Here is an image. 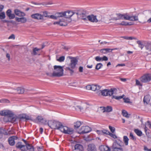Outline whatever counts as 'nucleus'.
Here are the masks:
<instances>
[{
	"mask_svg": "<svg viewBox=\"0 0 151 151\" xmlns=\"http://www.w3.org/2000/svg\"><path fill=\"white\" fill-rule=\"evenodd\" d=\"M48 124L51 129L59 130L63 133L66 134V127L63 126L60 122L57 121L50 120L48 122Z\"/></svg>",
	"mask_w": 151,
	"mask_h": 151,
	"instance_id": "obj_1",
	"label": "nucleus"
},
{
	"mask_svg": "<svg viewBox=\"0 0 151 151\" xmlns=\"http://www.w3.org/2000/svg\"><path fill=\"white\" fill-rule=\"evenodd\" d=\"M0 115L2 116H8L9 117L10 122L12 123L15 122L17 118L16 116H14V113L11 111L8 110L0 111Z\"/></svg>",
	"mask_w": 151,
	"mask_h": 151,
	"instance_id": "obj_2",
	"label": "nucleus"
},
{
	"mask_svg": "<svg viewBox=\"0 0 151 151\" xmlns=\"http://www.w3.org/2000/svg\"><path fill=\"white\" fill-rule=\"evenodd\" d=\"M67 58L71 59V62L69 65L71 69L70 68H68L67 67V69L69 71L70 75H72L74 73V71L73 69L75 67L76 65L77 64L78 60L76 58L72 57L70 56L67 57Z\"/></svg>",
	"mask_w": 151,
	"mask_h": 151,
	"instance_id": "obj_3",
	"label": "nucleus"
},
{
	"mask_svg": "<svg viewBox=\"0 0 151 151\" xmlns=\"http://www.w3.org/2000/svg\"><path fill=\"white\" fill-rule=\"evenodd\" d=\"M54 70L57 72H53L52 74L53 77H60L62 76L63 74V67L60 65H55L54 66Z\"/></svg>",
	"mask_w": 151,
	"mask_h": 151,
	"instance_id": "obj_4",
	"label": "nucleus"
},
{
	"mask_svg": "<svg viewBox=\"0 0 151 151\" xmlns=\"http://www.w3.org/2000/svg\"><path fill=\"white\" fill-rule=\"evenodd\" d=\"M116 89L114 88H111L110 89H104L103 90H100L102 95L105 96H111L114 92H116Z\"/></svg>",
	"mask_w": 151,
	"mask_h": 151,
	"instance_id": "obj_5",
	"label": "nucleus"
},
{
	"mask_svg": "<svg viewBox=\"0 0 151 151\" xmlns=\"http://www.w3.org/2000/svg\"><path fill=\"white\" fill-rule=\"evenodd\" d=\"M91 130V128L88 126H82L79 129L78 133L80 134H84L88 133Z\"/></svg>",
	"mask_w": 151,
	"mask_h": 151,
	"instance_id": "obj_6",
	"label": "nucleus"
},
{
	"mask_svg": "<svg viewBox=\"0 0 151 151\" xmlns=\"http://www.w3.org/2000/svg\"><path fill=\"white\" fill-rule=\"evenodd\" d=\"M141 82L146 83L151 80V74H147L142 76L140 78Z\"/></svg>",
	"mask_w": 151,
	"mask_h": 151,
	"instance_id": "obj_7",
	"label": "nucleus"
},
{
	"mask_svg": "<svg viewBox=\"0 0 151 151\" xmlns=\"http://www.w3.org/2000/svg\"><path fill=\"white\" fill-rule=\"evenodd\" d=\"M75 14L73 11L67 10V22H70L72 21L71 17Z\"/></svg>",
	"mask_w": 151,
	"mask_h": 151,
	"instance_id": "obj_8",
	"label": "nucleus"
},
{
	"mask_svg": "<svg viewBox=\"0 0 151 151\" xmlns=\"http://www.w3.org/2000/svg\"><path fill=\"white\" fill-rule=\"evenodd\" d=\"M87 151H97L95 145L93 143L89 144L87 146Z\"/></svg>",
	"mask_w": 151,
	"mask_h": 151,
	"instance_id": "obj_9",
	"label": "nucleus"
},
{
	"mask_svg": "<svg viewBox=\"0 0 151 151\" xmlns=\"http://www.w3.org/2000/svg\"><path fill=\"white\" fill-rule=\"evenodd\" d=\"M31 17L35 19L42 20L43 19V15L39 13L33 14L31 15Z\"/></svg>",
	"mask_w": 151,
	"mask_h": 151,
	"instance_id": "obj_10",
	"label": "nucleus"
},
{
	"mask_svg": "<svg viewBox=\"0 0 151 151\" xmlns=\"http://www.w3.org/2000/svg\"><path fill=\"white\" fill-rule=\"evenodd\" d=\"M15 14L19 17H24L25 16V13L18 9H15L14 10Z\"/></svg>",
	"mask_w": 151,
	"mask_h": 151,
	"instance_id": "obj_11",
	"label": "nucleus"
},
{
	"mask_svg": "<svg viewBox=\"0 0 151 151\" xmlns=\"http://www.w3.org/2000/svg\"><path fill=\"white\" fill-rule=\"evenodd\" d=\"M95 59L97 62L106 61L108 59V57L105 56H104L103 57L97 56L95 58Z\"/></svg>",
	"mask_w": 151,
	"mask_h": 151,
	"instance_id": "obj_12",
	"label": "nucleus"
},
{
	"mask_svg": "<svg viewBox=\"0 0 151 151\" xmlns=\"http://www.w3.org/2000/svg\"><path fill=\"white\" fill-rule=\"evenodd\" d=\"M18 137L16 136H12L9 138L8 142L9 144L11 146L14 145L15 143V140L17 139Z\"/></svg>",
	"mask_w": 151,
	"mask_h": 151,
	"instance_id": "obj_13",
	"label": "nucleus"
},
{
	"mask_svg": "<svg viewBox=\"0 0 151 151\" xmlns=\"http://www.w3.org/2000/svg\"><path fill=\"white\" fill-rule=\"evenodd\" d=\"M87 18L90 21L92 22H97L98 20L96 19V17L93 14H91L88 16L87 17Z\"/></svg>",
	"mask_w": 151,
	"mask_h": 151,
	"instance_id": "obj_14",
	"label": "nucleus"
},
{
	"mask_svg": "<svg viewBox=\"0 0 151 151\" xmlns=\"http://www.w3.org/2000/svg\"><path fill=\"white\" fill-rule=\"evenodd\" d=\"M83 146L80 144H76L74 146V149L73 151H83Z\"/></svg>",
	"mask_w": 151,
	"mask_h": 151,
	"instance_id": "obj_15",
	"label": "nucleus"
},
{
	"mask_svg": "<svg viewBox=\"0 0 151 151\" xmlns=\"http://www.w3.org/2000/svg\"><path fill=\"white\" fill-rule=\"evenodd\" d=\"M99 149L101 151H110V148L108 146L101 145L100 146Z\"/></svg>",
	"mask_w": 151,
	"mask_h": 151,
	"instance_id": "obj_16",
	"label": "nucleus"
},
{
	"mask_svg": "<svg viewBox=\"0 0 151 151\" xmlns=\"http://www.w3.org/2000/svg\"><path fill=\"white\" fill-rule=\"evenodd\" d=\"M15 20L17 22H21L23 23H25L27 21V19L24 17H22L21 18L16 17H15Z\"/></svg>",
	"mask_w": 151,
	"mask_h": 151,
	"instance_id": "obj_17",
	"label": "nucleus"
},
{
	"mask_svg": "<svg viewBox=\"0 0 151 151\" xmlns=\"http://www.w3.org/2000/svg\"><path fill=\"white\" fill-rule=\"evenodd\" d=\"M18 117L20 119H25V121L30 119V118L29 116L25 114H20L18 116Z\"/></svg>",
	"mask_w": 151,
	"mask_h": 151,
	"instance_id": "obj_18",
	"label": "nucleus"
},
{
	"mask_svg": "<svg viewBox=\"0 0 151 151\" xmlns=\"http://www.w3.org/2000/svg\"><path fill=\"white\" fill-rule=\"evenodd\" d=\"M101 108H103L104 111L103 112H109L111 111L112 110V108L110 106H107L106 107H101Z\"/></svg>",
	"mask_w": 151,
	"mask_h": 151,
	"instance_id": "obj_19",
	"label": "nucleus"
},
{
	"mask_svg": "<svg viewBox=\"0 0 151 151\" xmlns=\"http://www.w3.org/2000/svg\"><path fill=\"white\" fill-rule=\"evenodd\" d=\"M66 15V11L64 12H57L55 13V15L57 17V19L59 17H62Z\"/></svg>",
	"mask_w": 151,
	"mask_h": 151,
	"instance_id": "obj_20",
	"label": "nucleus"
},
{
	"mask_svg": "<svg viewBox=\"0 0 151 151\" xmlns=\"http://www.w3.org/2000/svg\"><path fill=\"white\" fill-rule=\"evenodd\" d=\"M150 99V96L148 94L147 95L145 96L144 97L143 99V101L144 103H146L147 104L149 103Z\"/></svg>",
	"mask_w": 151,
	"mask_h": 151,
	"instance_id": "obj_21",
	"label": "nucleus"
},
{
	"mask_svg": "<svg viewBox=\"0 0 151 151\" xmlns=\"http://www.w3.org/2000/svg\"><path fill=\"white\" fill-rule=\"evenodd\" d=\"M74 132L73 128L67 127V134L71 135L74 133Z\"/></svg>",
	"mask_w": 151,
	"mask_h": 151,
	"instance_id": "obj_22",
	"label": "nucleus"
},
{
	"mask_svg": "<svg viewBox=\"0 0 151 151\" xmlns=\"http://www.w3.org/2000/svg\"><path fill=\"white\" fill-rule=\"evenodd\" d=\"M110 48H104L100 50V52L103 54H106L108 53L111 52Z\"/></svg>",
	"mask_w": 151,
	"mask_h": 151,
	"instance_id": "obj_23",
	"label": "nucleus"
},
{
	"mask_svg": "<svg viewBox=\"0 0 151 151\" xmlns=\"http://www.w3.org/2000/svg\"><path fill=\"white\" fill-rule=\"evenodd\" d=\"M81 124V122L80 121H77L76 122L74 123V127L75 129H77L78 128Z\"/></svg>",
	"mask_w": 151,
	"mask_h": 151,
	"instance_id": "obj_24",
	"label": "nucleus"
},
{
	"mask_svg": "<svg viewBox=\"0 0 151 151\" xmlns=\"http://www.w3.org/2000/svg\"><path fill=\"white\" fill-rule=\"evenodd\" d=\"M138 20V19L137 16H130V19L129 20L131 21H137Z\"/></svg>",
	"mask_w": 151,
	"mask_h": 151,
	"instance_id": "obj_25",
	"label": "nucleus"
},
{
	"mask_svg": "<svg viewBox=\"0 0 151 151\" xmlns=\"http://www.w3.org/2000/svg\"><path fill=\"white\" fill-rule=\"evenodd\" d=\"M16 90L18 93H22L24 91V89L21 87H18Z\"/></svg>",
	"mask_w": 151,
	"mask_h": 151,
	"instance_id": "obj_26",
	"label": "nucleus"
},
{
	"mask_svg": "<svg viewBox=\"0 0 151 151\" xmlns=\"http://www.w3.org/2000/svg\"><path fill=\"white\" fill-rule=\"evenodd\" d=\"M116 15L118 17H119V19H125V14H121L120 13H118L116 14Z\"/></svg>",
	"mask_w": 151,
	"mask_h": 151,
	"instance_id": "obj_27",
	"label": "nucleus"
},
{
	"mask_svg": "<svg viewBox=\"0 0 151 151\" xmlns=\"http://www.w3.org/2000/svg\"><path fill=\"white\" fill-rule=\"evenodd\" d=\"M24 145L21 142H19L16 144V146L17 148L20 150Z\"/></svg>",
	"mask_w": 151,
	"mask_h": 151,
	"instance_id": "obj_28",
	"label": "nucleus"
},
{
	"mask_svg": "<svg viewBox=\"0 0 151 151\" xmlns=\"http://www.w3.org/2000/svg\"><path fill=\"white\" fill-rule=\"evenodd\" d=\"M134 132L139 136H141L142 135V132L138 129H136L134 130Z\"/></svg>",
	"mask_w": 151,
	"mask_h": 151,
	"instance_id": "obj_29",
	"label": "nucleus"
},
{
	"mask_svg": "<svg viewBox=\"0 0 151 151\" xmlns=\"http://www.w3.org/2000/svg\"><path fill=\"white\" fill-rule=\"evenodd\" d=\"M129 139L128 137L126 136H124L123 137V141L126 145H127L128 144Z\"/></svg>",
	"mask_w": 151,
	"mask_h": 151,
	"instance_id": "obj_30",
	"label": "nucleus"
},
{
	"mask_svg": "<svg viewBox=\"0 0 151 151\" xmlns=\"http://www.w3.org/2000/svg\"><path fill=\"white\" fill-rule=\"evenodd\" d=\"M41 49L38 48L37 47H35L33 49V52L32 53V54L34 55H37V52L40 50Z\"/></svg>",
	"mask_w": 151,
	"mask_h": 151,
	"instance_id": "obj_31",
	"label": "nucleus"
},
{
	"mask_svg": "<svg viewBox=\"0 0 151 151\" xmlns=\"http://www.w3.org/2000/svg\"><path fill=\"white\" fill-rule=\"evenodd\" d=\"M27 150H29V151H34V148L33 146H31L29 144H27Z\"/></svg>",
	"mask_w": 151,
	"mask_h": 151,
	"instance_id": "obj_32",
	"label": "nucleus"
},
{
	"mask_svg": "<svg viewBox=\"0 0 151 151\" xmlns=\"http://www.w3.org/2000/svg\"><path fill=\"white\" fill-rule=\"evenodd\" d=\"M103 65L101 63H99L97 64L96 66L95 69L97 70H98L103 67Z\"/></svg>",
	"mask_w": 151,
	"mask_h": 151,
	"instance_id": "obj_33",
	"label": "nucleus"
},
{
	"mask_svg": "<svg viewBox=\"0 0 151 151\" xmlns=\"http://www.w3.org/2000/svg\"><path fill=\"white\" fill-rule=\"evenodd\" d=\"M9 117L8 116H5L3 119V120L5 122H10Z\"/></svg>",
	"mask_w": 151,
	"mask_h": 151,
	"instance_id": "obj_34",
	"label": "nucleus"
},
{
	"mask_svg": "<svg viewBox=\"0 0 151 151\" xmlns=\"http://www.w3.org/2000/svg\"><path fill=\"white\" fill-rule=\"evenodd\" d=\"M122 114L123 116L127 118L129 117V116H128V114L127 112L125 110H123L122 111Z\"/></svg>",
	"mask_w": 151,
	"mask_h": 151,
	"instance_id": "obj_35",
	"label": "nucleus"
},
{
	"mask_svg": "<svg viewBox=\"0 0 151 151\" xmlns=\"http://www.w3.org/2000/svg\"><path fill=\"white\" fill-rule=\"evenodd\" d=\"M62 22H63V21H62L61 20H60V21L55 22H54V24H59L61 26H65V25H64Z\"/></svg>",
	"mask_w": 151,
	"mask_h": 151,
	"instance_id": "obj_36",
	"label": "nucleus"
},
{
	"mask_svg": "<svg viewBox=\"0 0 151 151\" xmlns=\"http://www.w3.org/2000/svg\"><path fill=\"white\" fill-rule=\"evenodd\" d=\"M65 59V57L64 56H61L58 59H57L56 60L57 61L60 62H62L64 61Z\"/></svg>",
	"mask_w": 151,
	"mask_h": 151,
	"instance_id": "obj_37",
	"label": "nucleus"
},
{
	"mask_svg": "<svg viewBox=\"0 0 151 151\" xmlns=\"http://www.w3.org/2000/svg\"><path fill=\"white\" fill-rule=\"evenodd\" d=\"M6 17L5 12H4L0 13V19H4Z\"/></svg>",
	"mask_w": 151,
	"mask_h": 151,
	"instance_id": "obj_38",
	"label": "nucleus"
},
{
	"mask_svg": "<svg viewBox=\"0 0 151 151\" xmlns=\"http://www.w3.org/2000/svg\"><path fill=\"white\" fill-rule=\"evenodd\" d=\"M137 43L138 44L139 47L141 49H142L143 48V45L141 41L139 40L137 42Z\"/></svg>",
	"mask_w": 151,
	"mask_h": 151,
	"instance_id": "obj_39",
	"label": "nucleus"
},
{
	"mask_svg": "<svg viewBox=\"0 0 151 151\" xmlns=\"http://www.w3.org/2000/svg\"><path fill=\"white\" fill-rule=\"evenodd\" d=\"M118 24L123 26H127L129 25V23L125 21H123L121 23Z\"/></svg>",
	"mask_w": 151,
	"mask_h": 151,
	"instance_id": "obj_40",
	"label": "nucleus"
},
{
	"mask_svg": "<svg viewBox=\"0 0 151 151\" xmlns=\"http://www.w3.org/2000/svg\"><path fill=\"white\" fill-rule=\"evenodd\" d=\"M9 100L6 99H3L0 100V103H9Z\"/></svg>",
	"mask_w": 151,
	"mask_h": 151,
	"instance_id": "obj_41",
	"label": "nucleus"
},
{
	"mask_svg": "<svg viewBox=\"0 0 151 151\" xmlns=\"http://www.w3.org/2000/svg\"><path fill=\"white\" fill-rule=\"evenodd\" d=\"M129 137L131 139L133 140H135L136 139L135 137L133 135V134L132 132H130V133Z\"/></svg>",
	"mask_w": 151,
	"mask_h": 151,
	"instance_id": "obj_42",
	"label": "nucleus"
},
{
	"mask_svg": "<svg viewBox=\"0 0 151 151\" xmlns=\"http://www.w3.org/2000/svg\"><path fill=\"white\" fill-rule=\"evenodd\" d=\"M122 98L123 96H113L112 97V99L114 98L117 100H119L122 99Z\"/></svg>",
	"mask_w": 151,
	"mask_h": 151,
	"instance_id": "obj_43",
	"label": "nucleus"
},
{
	"mask_svg": "<svg viewBox=\"0 0 151 151\" xmlns=\"http://www.w3.org/2000/svg\"><path fill=\"white\" fill-rule=\"evenodd\" d=\"M27 145H24L20 150L22 151H27Z\"/></svg>",
	"mask_w": 151,
	"mask_h": 151,
	"instance_id": "obj_44",
	"label": "nucleus"
},
{
	"mask_svg": "<svg viewBox=\"0 0 151 151\" xmlns=\"http://www.w3.org/2000/svg\"><path fill=\"white\" fill-rule=\"evenodd\" d=\"M108 135L110 136L111 137L114 139H116L117 138V136L114 134H113L112 133H111L110 132L108 134Z\"/></svg>",
	"mask_w": 151,
	"mask_h": 151,
	"instance_id": "obj_45",
	"label": "nucleus"
},
{
	"mask_svg": "<svg viewBox=\"0 0 151 151\" xmlns=\"http://www.w3.org/2000/svg\"><path fill=\"white\" fill-rule=\"evenodd\" d=\"M117 145H119L118 144V143L116 142H115L113 144L112 148L113 149V150L117 147H116Z\"/></svg>",
	"mask_w": 151,
	"mask_h": 151,
	"instance_id": "obj_46",
	"label": "nucleus"
},
{
	"mask_svg": "<svg viewBox=\"0 0 151 151\" xmlns=\"http://www.w3.org/2000/svg\"><path fill=\"white\" fill-rule=\"evenodd\" d=\"M102 130V134H106L107 135H108L109 132L108 130H106V129H103Z\"/></svg>",
	"mask_w": 151,
	"mask_h": 151,
	"instance_id": "obj_47",
	"label": "nucleus"
},
{
	"mask_svg": "<svg viewBox=\"0 0 151 151\" xmlns=\"http://www.w3.org/2000/svg\"><path fill=\"white\" fill-rule=\"evenodd\" d=\"M109 128L112 133H113L114 132L115 129L114 127L109 126Z\"/></svg>",
	"mask_w": 151,
	"mask_h": 151,
	"instance_id": "obj_48",
	"label": "nucleus"
},
{
	"mask_svg": "<svg viewBox=\"0 0 151 151\" xmlns=\"http://www.w3.org/2000/svg\"><path fill=\"white\" fill-rule=\"evenodd\" d=\"M73 102L70 100H69L67 102V106L69 107L71 106L72 105Z\"/></svg>",
	"mask_w": 151,
	"mask_h": 151,
	"instance_id": "obj_49",
	"label": "nucleus"
},
{
	"mask_svg": "<svg viewBox=\"0 0 151 151\" xmlns=\"http://www.w3.org/2000/svg\"><path fill=\"white\" fill-rule=\"evenodd\" d=\"M130 16L128 13H125V19L129 20L130 19Z\"/></svg>",
	"mask_w": 151,
	"mask_h": 151,
	"instance_id": "obj_50",
	"label": "nucleus"
},
{
	"mask_svg": "<svg viewBox=\"0 0 151 151\" xmlns=\"http://www.w3.org/2000/svg\"><path fill=\"white\" fill-rule=\"evenodd\" d=\"M8 17H9V19H14L15 17V15L14 14H11L10 15H9Z\"/></svg>",
	"mask_w": 151,
	"mask_h": 151,
	"instance_id": "obj_51",
	"label": "nucleus"
},
{
	"mask_svg": "<svg viewBox=\"0 0 151 151\" xmlns=\"http://www.w3.org/2000/svg\"><path fill=\"white\" fill-rule=\"evenodd\" d=\"M80 16L82 17V19H83L85 20L86 19V17H86V16H85V13L84 12H83L81 13L80 14Z\"/></svg>",
	"mask_w": 151,
	"mask_h": 151,
	"instance_id": "obj_52",
	"label": "nucleus"
},
{
	"mask_svg": "<svg viewBox=\"0 0 151 151\" xmlns=\"http://www.w3.org/2000/svg\"><path fill=\"white\" fill-rule=\"evenodd\" d=\"M12 11L11 9H9L6 12V15L8 17L11 14H12Z\"/></svg>",
	"mask_w": 151,
	"mask_h": 151,
	"instance_id": "obj_53",
	"label": "nucleus"
},
{
	"mask_svg": "<svg viewBox=\"0 0 151 151\" xmlns=\"http://www.w3.org/2000/svg\"><path fill=\"white\" fill-rule=\"evenodd\" d=\"M97 86H91L92 89L91 90L94 91L96 90H97Z\"/></svg>",
	"mask_w": 151,
	"mask_h": 151,
	"instance_id": "obj_54",
	"label": "nucleus"
},
{
	"mask_svg": "<svg viewBox=\"0 0 151 151\" xmlns=\"http://www.w3.org/2000/svg\"><path fill=\"white\" fill-rule=\"evenodd\" d=\"M43 119L42 117L41 116H38L36 118V119L40 122H41Z\"/></svg>",
	"mask_w": 151,
	"mask_h": 151,
	"instance_id": "obj_55",
	"label": "nucleus"
},
{
	"mask_svg": "<svg viewBox=\"0 0 151 151\" xmlns=\"http://www.w3.org/2000/svg\"><path fill=\"white\" fill-rule=\"evenodd\" d=\"M114 151H123V149L122 148L117 147L116 149L113 150Z\"/></svg>",
	"mask_w": 151,
	"mask_h": 151,
	"instance_id": "obj_56",
	"label": "nucleus"
},
{
	"mask_svg": "<svg viewBox=\"0 0 151 151\" xmlns=\"http://www.w3.org/2000/svg\"><path fill=\"white\" fill-rule=\"evenodd\" d=\"M48 12L47 11H44L43 12V14L42 15H43V17L44 16L45 17H48Z\"/></svg>",
	"mask_w": 151,
	"mask_h": 151,
	"instance_id": "obj_57",
	"label": "nucleus"
},
{
	"mask_svg": "<svg viewBox=\"0 0 151 151\" xmlns=\"http://www.w3.org/2000/svg\"><path fill=\"white\" fill-rule=\"evenodd\" d=\"M146 125L147 126L150 128H151V123L150 122L148 121L146 124Z\"/></svg>",
	"mask_w": 151,
	"mask_h": 151,
	"instance_id": "obj_58",
	"label": "nucleus"
},
{
	"mask_svg": "<svg viewBox=\"0 0 151 151\" xmlns=\"http://www.w3.org/2000/svg\"><path fill=\"white\" fill-rule=\"evenodd\" d=\"M15 38V36L14 34H12L9 37V39H14Z\"/></svg>",
	"mask_w": 151,
	"mask_h": 151,
	"instance_id": "obj_59",
	"label": "nucleus"
},
{
	"mask_svg": "<svg viewBox=\"0 0 151 151\" xmlns=\"http://www.w3.org/2000/svg\"><path fill=\"white\" fill-rule=\"evenodd\" d=\"M91 86H86L85 87V88L87 90H91L92 89Z\"/></svg>",
	"mask_w": 151,
	"mask_h": 151,
	"instance_id": "obj_60",
	"label": "nucleus"
},
{
	"mask_svg": "<svg viewBox=\"0 0 151 151\" xmlns=\"http://www.w3.org/2000/svg\"><path fill=\"white\" fill-rule=\"evenodd\" d=\"M50 17L52 19H57V17H56V16L55 15H55H51L50 16Z\"/></svg>",
	"mask_w": 151,
	"mask_h": 151,
	"instance_id": "obj_61",
	"label": "nucleus"
},
{
	"mask_svg": "<svg viewBox=\"0 0 151 151\" xmlns=\"http://www.w3.org/2000/svg\"><path fill=\"white\" fill-rule=\"evenodd\" d=\"M113 17L111 19L112 20H115V21H116V20H119V17Z\"/></svg>",
	"mask_w": 151,
	"mask_h": 151,
	"instance_id": "obj_62",
	"label": "nucleus"
},
{
	"mask_svg": "<svg viewBox=\"0 0 151 151\" xmlns=\"http://www.w3.org/2000/svg\"><path fill=\"white\" fill-rule=\"evenodd\" d=\"M0 149H2V150H4V149L3 144L1 143H0Z\"/></svg>",
	"mask_w": 151,
	"mask_h": 151,
	"instance_id": "obj_63",
	"label": "nucleus"
},
{
	"mask_svg": "<svg viewBox=\"0 0 151 151\" xmlns=\"http://www.w3.org/2000/svg\"><path fill=\"white\" fill-rule=\"evenodd\" d=\"M79 71L80 72H82L83 71V68L82 67L80 66L79 68Z\"/></svg>",
	"mask_w": 151,
	"mask_h": 151,
	"instance_id": "obj_64",
	"label": "nucleus"
}]
</instances>
